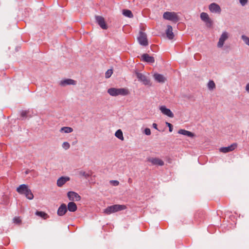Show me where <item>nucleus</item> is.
I'll return each instance as SVG.
<instances>
[{
  "label": "nucleus",
  "mask_w": 249,
  "mask_h": 249,
  "mask_svg": "<svg viewBox=\"0 0 249 249\" xmlns=\"http://www.w3.org/2000/svg\"><path fill=\"white\" fill-rule=\"evenodd\" d=\"M108 93L112 96L118 95L125 96L129 94V91L126 88L117 89L111 88L107 90Z\"/></svg>",
  "instance_id": "obj_1"
},
{
  "label": "nucleus",
  "mask_w": 249,
  "mask_h": 249,
  "mask_svg": "<svg viewBox=\"0 0 249 249\" xmlns=\"http://www.w3.org/2000/svg\"><path fill=\"white\" fill-rule=\"evenodd\" d=\"M126 208V207L124 205L115 204L107 207L104 210V213L108 215L112 213L124 210Z\"/></svg>",
  "instance_id": "obj_2"
},
{
  "label": "nucleus",
  "mask_w": 249,
  "mask_h": 249,
  "mask_svg": "<svg viewBox=\"0 0 249 249\" xmlns=\"http://www.w3.org/2000/svg\"><path fill=\"white\" fill-rule=\"evenodd\" d=\"M163 18L165 19L170 20L175 23H177L179 20V18L178 14L174 12H164Z\"/></svg>",
  "instance_id": "obj_3"
},
{
  "label": "nucleus",
  "mask_w": 249,
  "mask_h": 249,
  "mask_svg": "<svg viewBox=\"0 0 249 249\" xmlns=\"http://www.w3.org/2000/svg\"><path fill=\"white\" fill-rule=\"evenodd\" d=\"M136 75L138 80L144 85L151 86L150 80L146 75L138 72H136Z\"/></svg>",
  "instance_id": "obj_4"
},
{
  "label": "nucleus",
  "mask_w": 249,
  "mask_h": 249,
  "mask_svg": "<svg viewBox=\"0 0 249 249\" xmlns=\"http://www.w3.org/2000/svg\"><path fill=\"white\" fill-rule=\"evenodd\" d=\"M138 40L140 44L143 46H147L148 45V40L147 39V36L145 33L140 31L139 36L138 37Z\"/></svg>",
  "instance_id": "obj_5"
},
{
  "label": "nucleus",
  "mask_w": 249,
  "mask_h": 249,
  "mask_svg": "<svg viewBox=\"0 0 249 249\" xmlns=\"http://www.w3.org/2000/svg\"><path fill=\"white\" fill-rule=\"evenodd\" d=\"M147 160L152 163V165L163 166L164 164V161L158 158H148Z\"/></svg>",
  "instance_id": "obj_6"
},
{
  "label": "nucleus",
  "mask_w": 249,
  "mask_h": 249,
  "mask_svg": "<svg viewBox=\"0 0 249 249\" xmlns=\"http://www.w3.org/2000/svg\"><path fill=\"white\" fill-rule=\"evenodd\" d=\"M95 19L98 25L101 28L104 30L107 29V26L105 22L104 18L103 17L97 16L95 17Z\"/></svg>",
  "instance_id": "obj_7"
},
{
  "label": "nucleus",
  "mask_w": 249,
  "mask_h": 249,
  "mask_svg": "<svg viewBox=\"0 0 249 249\" xmlns=\"http://www.w3.org/2000/svg\"><path fill=\"white\" fill-rule=\"evenodd\" d=\"M237 146L236 143H233L228 147H221L219 149V151L224 153L230 152L234 150Z\"/></svg>",
  "instance_id": "obj_8"
},
{
  "label": "nucleus",
  "mask_w": 249,
  "mask_h": 249,
  "mask_svg": "<svg viewBox=\"0 0 249 249\" xmlns=\"http://www.w3.org/2000/svg\"><path fill=\"white\" fill-rule=\"evenodd\" d=\"M67 196L69 200L71 201H79L81 199L80 196L74 192H69L67 194Z\"/></svg>",
  "instance_id": "obj_9"
},
{
  "label": "nucleus",
  "mask_w": 249,
  "mask_h": 249,
  "mask_svg": "<svg viewBox=\"0 0 249 249\" xmlns=\"http://www.w3.org/2000/svg\"><path fill=\"white\" fill-rule=\"evenodd\" d=\"M228 38V33L225 32L222 33L221 35L219 41L217 43V46L219 48H221L225 41Z\"/></svg>",
  "instance_id": "obj_10"
},
{
  "label": "nucleus",
  "mask_w": 249,
  "mask_h": 249,
  "mask_svg": "<svg viewBox=\"0 0 249 249\" xmlns=\"http://www.w3.org/2000/svg\"><path fill=\"white\" fill-rule=\"evenodd\" d=\"M209 9L212 13L219 14L220 13L221 10L220 7L215 3H211L209 6Z\"/></svg>",
  "instance_id": "obj_11"
},
{
  "label": "nucleus",
  "mask_w": 249,
  "mask_h": 249,
  "mask_svg": "<svg viewBox=\"0 0 249 249\" xmlns=\"http://www.w3.org/2000/svg\"><path fill=\"white\" fill-rule=\"evenodd\" d=\"M76 84V81L71 79H66L61 80L59 85L62 87H65L67 85H75Z\"/></svg>",
  "instance_id": "obj_12"
},
{
  "label": "nucleus",
  "mask_w": 249,
  "mask_h": 249,
  "mask_svg": "<svg viewBox=\"0 0 249 249\" xmlns=\"http://www.w3.org/2000/svg\"><path fill=\"white\" fill-rule=\"evenodd\" d=\"M160 109L163 114L171 118L174 117V114L173 112L170 110V109L167 108L165 106H161L160 107Z\"/></svg>",
  "instance_id": "obj_13"
},
{
  "label": "nucleus",
  "mask_w": 249,
  "mask_h": 249,
  "mask_svg": "<svg viewBox=\"0 0 249 249\" xmlns=\"http://www.w3.org/2000/svg\"><path fill=\"white\" fill-rule=\"evenodd\" d=\"M67 207L65 204H62L57 210V214L59 216H63L67 212Z\"/></svg>",
  "instance_id": "obj_14"
},
{
  "label": "nucleus",
  "mask_w": 249,
  "mask_h": 249,
  "mask_svg": "<svg viewBox=\"0 0 249 249\" xmlns=\"http://www.w3.org/2000/svg\"><path fill=\"white\" fill-rule=\"evenodd\" d=\"M142 60L147 63H153L155 61V59L153 56H149L147 53H144L142 55Z\"/></svg>",
  "instance_id": "obj_15"
},
{
  "label": "nucleus",
  "mask_w": 249,
  "mask_h": 249,
  "mask_svg": "<svg viewBox=\"0 0 249 249\" xmlns=\"http://www.w3.org/2000/svg\"><path fill=\"white\" fill-rule=\"evenodd\" d=\"M70 178L68 177H62L57 180V185L58 187H62L67 181H69Z\"/></svg>",
  "instance_id": "obj_16"
},
{
  "label": "nucleus",
  "mask_w": 249,
  "mask_h": 249,
  "mask_svg": "<svg viewBox=\"0 0 249 249\" xmlns=\"http://www.w3.org/2000/svg\"><path fill=\"white\" fill-rule=\"evenodd\" d=\"M28 189L27 185L22 184L17 188V191L20 194L24 195L26 192H28Z\"/></svg>",
  "instance_id": "obj_17"
},
{
  "label": "nucleus",
  "mask_w": 249,
  "mask_h": 249,
  "mask_svg": "<svg viewBox=\"0 0 249 249\" xmlns=\"http://www.w3.org/2000/svg\"><path fill=\"white\" fill-rule=\"evenodd\" d=\"M28 189L27 185L22 184L17 188V191L20 194L24 195L26 192H28Z\"/></svg>",
  "instance_id": "obj_18"
},
{
  "label": "nucleus",
  "mask_w": 249,
  "mask_h": 249,
  "mask_svg": "<svg viewBox=\"0 0 249 249\" xmlns=\"http://www.w3.org/2000/svg\"><path fill=\"white\" fill-rule=\"evenodd\" d=\"M154 78L156 81L159 83H164L166 80L163 75L159 73L154 74Z\"/></svg>",
  "instance_id": "obj_19"
},
{
  "label": "nucleus",
  "mask_w": 249,
  "mask_h": 249,
  "mask_svg": "<svg viewBox=\"0 0 249 249\" xmlns=\"http://www.w3.org/2000/svg\"><path fill=\"white\" fill-rule=\"evenodd\" d=\"M166 34L168 39H172L173 38L174 35L173 33L172 27L171 25L167 26Z\"/></svg>",
  "instance_id": "obj_20"
},
{
  "label": "nucleus",
  "mask_w": 249,
  "mask_h": 249,
  "mask_svg": "<svg viewBox=\"0 0 249 249\" xmlns=\"http://www.w3.org/2000/svg\"><path fill=\"white\" fill-rule=\"evenodd\" d=\"M77 207L76 204L73 202H70L68 204L67 210L74 212L77 210Z\"/></svg>",
  "instance_id": "obj_21"
},
{
  "label": "nucleus",
  "mask_w": 249,
  "mask_h": 249,
  "mask_svg": "<svg viewBox=\"0 0 249 249\" xmlns=\"http://www.w3.org/2000/svg\"><path fill=\"white\" fill-rule=\"evenodd\" d=\"M92 171L91 170L89 171L88 172H85L84 171H79V175L81 176L84 177L86 178H88L89 177L91 176L92 175Z\"/></svg>",
  "instance_id": "obj_22"
},
{
  "label": "nucleus",
  "mask_w": 249,
  "mask_h": 249,
  "mask_svg": "<svg viewBox=\"0 0 249 249\" xmlns=\"http://www.w3.org/2000/svg\"><path fill=\"white\" fill-rule=\"evenodd\" d=\"M178 132L179 134H182L183 135H186L189 137H193L194 136V133L184 129H180L179 130Z\"/></svg>",
  "instance_id": "obj_23"
},
{
  "label": "nucleus",
  "mask_w": 249,
  "mask_h": 249,
  "mask_svg": "<svg viewBox=\"0 0 249 249\" xmlns=\"http://www.w3.org/2000/svg\"><path fill=\"white\" fill-rule=\"evenodd\" d=\"M36 215L42 217L44 219H46L49 217L48 214L44 212L36 211Z\"/></svg>",
  "instance_id": "obj_24"
},
{
  "label": "nucleus",
  "mask_w": 249,
  "mask_h": 249,
  "mask_svg": "<svg viewBox=\"0 0 249 249\" xmlns=\"http://www.w3.org/2000/svg\"><path fill=\"white\" fill-rule=\"evenodd\" d=\"M123 14L124 16L130 18H132L133 16L132 13L129 10H123Z\"/></svg>",
  "instance_id": "obj_25"
},
{
  "label": "nucleus",
  "mask_w": 249,
  "mask_h": 249,
  "mask_svg": "<svg viewBox=\"0 0 249 249\" xmlns=\"http://www.w3.org/2000/svg\"><path fill=\"white\" fill-rule=\"evenodd\" d=\"M60 131L64 132L66 133H69L73 131V129L70 127L64 126L61 128Z\"/></svg>",
  "instance_id": "obj_26"
},
{
  "label": "nucleus",
  "mask_w": 249,
  "mask_h": 249,
  "mask_svg": "<svg viewBox=\"0 0 249 249\" xmlns=\"http://www.w3.org/2000/svg\"><path fill=\"white\" fill-rule=\"evenodd\" d=\"M115 135L118 139H120V140H121L122 141L124 140V137H123V132H122V130L121 129L118 130L115 132Z\"/></svg>",
  "instance_id": "obj_27"
},
{
  "label": "nucleus",
  "mask_w": 249,
  "mask_h": 249,
  "mask_svg": "<svg viewBox=\"0 0 249 249\" xmlns=\"http://www.w3.org/2000/svg\"><path fill=\"white\" fill-rule=\"evenodd\" d=\"M24 195L26 196V197L32 200L34 198V195L33 193H32L31 190L30 189H28V192H26V193L24 194Z\"/></svg>",
  "instance_id": "obj_28"
},
{
  "label": "nucleus",
  "mask_w": 249,
  "mask_h": 249,
  "mask_svg": "<svg viewBox=\"0 0 249 249\" xmlns=\"http://www.w3.org/2000/svg\"><path fill=\"white\" fill-rule=\"evenodd\" d=\"M208 14L205 12H202L200 14V18L204 22L205 21L209 18Z\"/></svg>",
  "instance_id": "obj_29"
},
{
  "label": "nucleus",
  "mask_w": 249,
  "mask_h": 249,
  "mask_svg": "<svg viewBox=\"0 0 249 249\" xmlns=\"http://www.w3.org/2000/svg\"><path fill=\"white\" fill-rule=\"evenodd\" d=\"M208 88L209 90H212L215 88V84L213 80H211L208 84Z\"/></svg>",
  "instance_id": "obj_30"
},
{
  "label": "nucleus",
  "mask_w": 249,
  "mask_h": 249,
  "mask_svg": "<svg viewBox=\"0 0 249 249\" xmlns=\"http://www.w3.org/2000/svg\"><path fill=\"white\" fill-rule=\"evenodd\" d=\"M206 23V25L208 27H211L212 26L213 24V20L209 18L207 20H206L205 21H204Z\"/></svg>",
  "instance_id": "obj_31"
},
{
  "label": "nucleus",
  "mask_w": 249,
  "mask_h": 249,
  "mask_svg": "<svg viewBox=\"0 0 249 249\" xmlns=\"http://www.w3.org/2000/svg\"><path fill=\"white\" fill-rule=\"evenodd\" d=\"M242 39L245 42V43L249 46V37H247L245 35H242L241 36Z\"/></svg>",
  "instance_id": "obj_32"
},
{
  "label": "nucleus",
  "mask_w": 249,
  "mask_h": 249,
  "mask_svg": "<svg viewBox=\"0 0 249 249\" xmlns=\"http://www.w3.org/2000/svg\"><path fill=\"white\" fill-rule=\"evenodd\" d=\"M113 73V71L111 69L108 70L105 73V77L107 78H109Z\"/></svg>",
  "instance_id": "obj_33"
},
{
  "label": "nucleus",
  "mask_w": 249,
  "mask_h": 249,
  "mask_svg": "<svg viewBox=\"0 0 249 249\" xmlns=\"http://www.w3.org/2000/svg\"><path fill=\"white\" fill-rule=\"evenodd\" d=\"M62 147L65 150H67L70 147V144L68 142H64L62 144Z\"/></svg>",
  "instance_id": "obj_34"
},
{
  "label": "nucleus",
  "mask_w": 249,
  "mask_h": 249,
  "mask_svg": "<svg viewBox=\"0 0 249 249\" xmlns=\"http://www.w3.org/2000/svg\"><path fill=\"white\" fill-rule=\"evenodd\" d=\"M14 222L16 224H20L21 223V220L19 217H15L13 219Z\"/></svg>",
  "instance_id": "obj_35"
},
{
  "label": "nucleus",
  "mask_w": 249,
  "mask_h": 249,
  "mask_svg": "<svg viewBox=\"0 0 249 249\" xmlns=\"http://www.w3.org/2000/svg\"><path fill=\"white\" fill-rule=\"evenodd\" d=\"M28 113V111H22V112H21V116L23 118H26Z\"/></svg>",
  "instance_id": "obj_36"
},
{
  "label": "nucleus",
  "mask_w": 249,
  "mask_h": 249,
  "mask_svg": "<svg viewBox=\"0 0 249 249\" xmlns=\"http://www.w3.org/2000/svg\"><path fill=\"white\" fill-rule=\"evenodd\" d=\"M166 124L169 127V131L172 132L173 129L172 124L168 122H166Z\"/></svg>",
  "instance_id": "obj_37"
},
{
  "label": "nucleus",
  "mask_w": 249,
  "mask_h": 249,
  "mask_svg": "<svg viewBox=\"0 0 249 249\" xmlns=\"http://www.w3.org/2000/svg\"><path fill=\"white\" fill-rule=\"evenodd\" d=\"M110 183L114 186H118L119 184V182L117 180H111Z\"/></svg>",
  "instance_id": "obj_38"
},
{
  "label": "nucleus",
  "mask_w": 249,
  "mask_h": 249,
  "mask_svg": "<svg viewBox=\"0 0 249 249\" xmlns=\"http://www.w3.org/2000/svg\"><path fill=\"white\" fill-rule=\"evenodd\" d=\"M239 0L240 2V3L242 6H245V5H246L248 2V0Z\"/></svg>",
  "instance_id": "obj_39"
},
{
  "label": "nucleus",
  "mask_w": 249,
  "mask_h": 249,
  "mask_svg": "<svg viewBox=\"0 0 249 249\" xmlns=\"http://www.w3.org/2000/svg\"><path fill=\"white\" fill-rule=\"evenodd\" d=\"M144 133L146 135H150L151 134V130H150V129L149 128H146L144 129Z\"/></svg>",
  "instance_id": "obj_40"
},
{
  "label": "nucleus",
  "mask_w": 249,
  "mask_h": 249,
  "mask_svg": "<svg viewBox=\"0 0 249 249\" xmlns=\"http://www.w3.org/2000/svg\"><path fill=\"white\" fill-rule=\"evenodd\" d=\"M246 90L249 92V83L247 84L246 87Z\"/></svg>",
  "instance_id": "obj_41"
},
{
  "label": "nucleus",
  "mask_w": 249,
  "mask_h": 249,
  "mask_svg": "<svg viewBox=\"0 0 249 249\" xmlns=\"http://www.w3.org/2000/svg\"><path fill=\"white\" fill-rule=\"evenodd\" d=\"M152 125H153V127L154 128H155V129H158V128H157V124L156 123H153V124H152Z\"/></svg>",
  "instance_id": "obj_42"
},
{
  "label": "nucleus",
  "mask_w": 249,
  "mask_h": 249,
  "mask_svg": "<svg viewBox=\"0 0 249 249\" xmlns=\"http://www.w3.org/2000/svg\"><path fill=\"white\" fill-rule=\"evenodd\" d=\"M128 182L129 184L132 183V179L131 178H128Z\"/></svg>",
  "instance_id": "obj_43"
},
{
  "label": "nucleus",
  "mask_w": 249,
  "mask_h": 249,
  "mask_svg": "<svg viewBox=\"0 0 249 249\" xmlns=\"http://www.w3.org/2000/svg\"><path fill=\"white\" fill-rule=\"evenodd\" d=\"M29 170H27V171H26V172H25V174H28L29 173Z\"/></svg>",
  "instance_id": "obj_44"
}]
</instances>
